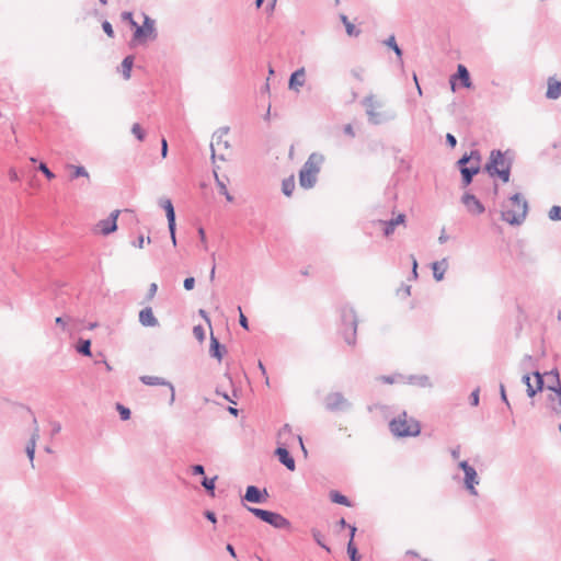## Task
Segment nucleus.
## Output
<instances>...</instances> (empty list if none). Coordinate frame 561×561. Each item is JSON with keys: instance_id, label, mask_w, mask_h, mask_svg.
<instances>
[{"instance_id": "nucleus-1", "label": "nucleus", "mask_w": 561, "mask_h": 561, "mask_svg": "<svg viewBox=\"0 0 561 561\" xmlns=\"http://www.w3.org/2000/svg\"><path fill=\"white\" fill-rule=\"evenodd\" d=\"M514 153L511 150L502 151L493 149L490 152V158L484 165V171L491 176L500 178L504 183H507L511 178V169L513 165Z\"/></svg>"}, {"instance_id": "nucleus-2", "label": "nucleus", "mask_w": 561, "mask_h": 561, "mask_svg": "<svg viewBox=\"0 0 561 561\" xmlns=\"http://www.w3.org/2000/svg\"><path fill=\"white\" fill-rule=\"evenodd\" d=\"M323 161L324 157L318 152H312L308 157L299 171V184L301 187L309 190L316 185L318 173L320 172Z\"/></svg>"}, {"instance_id": "nucleus-3", "label": "nucleus", "mask_w": 561, "mask_h": 561, "mask_svg": "<svg viewBox=\"0 0 561 561\" xmlns=\"http://www.w3.org/2000/svg\"><path fill=\"white\" fill-rule=\"evenodd\" d=\"M510 202L513 206L512 209L503 210L501 214L502 220L505 222L512 225V226H519L522 225L528 214V203L527 201L522 196L520 193H515L510 197Z\"/></svg>"}, {"instance_id": "nucleus-4", "label": "nucleus", "mask_w": 561, "mask_h": 561, "mask_svg": "<svg viewBox=\"0 0 561 561\" xmlns=\"http://www.w3.org/2000/svg\"><path fill=\"white\" fill-rule=\"evenodd\" d=\"M389 430L397 437H415L421 433V425L413 417L408 419L407 412H402L389 422Z\"/></svg>"}, {"instance_id": "nucleus-5", "label": "nucleus", "mask_w": 561, "mask_h": 561, "mask_svg": "<svg viewBox=\"0 0 561 561\" xmlns=\"http://www.w3.org/2000/svg\"><path fill=\"white\" fill-rule=\"evenodd\" d=\"M141 15L144 18L142 25L137 24L134 27L130 46L144 45L148 41H154L158 37L156 21L145 12Z\"/></svg>"}, {"instance_id": "nucleus-6", "label": "nucleus", "mask_w": 561, "mask_h": 561, "mask_svg": "<svg viewBox=\"0 0 561 561\" xmlns=\"http://www.w3.org/2000/svg\"><path fill=\"white\" fill-rule=\"evenodd\" d=\"M342 335L348 345H355L357 333V314L353 307L344 306L341 309Z\"/></svg>"}, {"instance_id": "nucleus-7", "label": "nucleus", "mask_w": 561, "mask_h": 561, "mask_svg": "<svg viewBox=\"0 0 561 561\" xmlns=\"http://www.w3.org/2000/svg\"><path fill=\"white\" fill-rule=\"evenodd\" d=\"M362 103L365 106L368 122L373 125H380L396 117V114L392 112L377 111L382 107V103L377 101L373 94L365 96Z\"/></svg>"}, {"instance_id": "nucleus-8", "label": "nucleus", "mask_w": 561, "mask_h": 561, "mask_svg": "<svg viewBox=\"0 0 561 561\" xmlns=\"http://www.w3.org/2000/svg\"><path fill=\"white\" fill-rule=\"evenodd\" d=\"M247 508L255 517H257L262 522L273 526L276 529H287L290 527V522L287 518H285L283 515L278 514L276 512H272V511H267V510H263V508H259V507H251V506H248Z\"/></svg>"}, {"instance_id": "nucleus-9", "label": "nucleus", "mask_w": 561, "mask_h": 561, "mask_svg": "<svg viewBox=\"0 0 561 561\" xmlns=\"http://www.w3.org/2000/svg\"><path fill=\"white\" fill-rule=\"evenodd\" d=\"M545 377H547V375H545V373H540V370H536L533 375H522V382L526 386V393L528 398L533 399L543 391L546 387Z\"/></svg>"}, {"instance_id": "nucleus-10", "label": "nucleus", "mask_w": 561, "mask_h": 561, "mask_svg": "<svg viewBox=\"0 0 561 561\" xmlns=\"http://www.w3.org/2000/svg\"><path fill=\"white\" fill-rule=\"evenodd\" d=\"M323 403L325 410L329 412H346L353 407L352 402L340 391L328 393Z\"/></svg>"}, {"instance_id": "nucleus-11", "label": "nucleus", "mask_w": 561, "mask_h": 561, "mask_svg": "<svg viewBox=\"0 0 561 561\" xmlns=\"http://www.w3.org/2000/svg\"><path fill=\"white\" fill-rule=\"evenodd\" d=\"M159 205L165 210L167 219H168V228L170 231L171 240L173 245H176V224H175V210L172 202L169 198H161L159 201Z\"/></svg>"}, {"instance_id": "nucleus-12", "label": "nucleus", "mask_w": 561, "mask_h": 561, "mask_svg": "<svg viewBox=\"0 0 561 561\" xmlns=\"http://www.w3.org/2000/svg\"><path fill=\"white\" fill-rule=\"evenodd\" d=\"M229 133V127H220L218 130H216L213 135V140L210 144V150H211V159L215 160L218 158L219 160L225 161L226 158L224 154H216L215 147L222 146L225 149L229 148V142L224 139V137Z\"/></svg>"}, {"instance_id": "nucleus-13", "label": "nucleus", "mask_w": 561, "mask_h": 561, "mask_svg": "<svg viewBox=\"0 0 561 561\" xmlns=\"http://www.w3.org/2000/svg\"><path fill=\"white\" fill-rule=\"evenodd\" d=\"M119 215V210H114L110 214V216L105 219L100 220L95 229L103 236H108L112 232L117 230V218Z\"/></svg>"}, {"instance_id": "nucleus-14", "label": "nucleus", "mask_w": 561, "mask_h": 561, "mask_svg": "<svg viewBox=\"0 0 561 561\" xmlns=\"http://www.w3.org/2000/svg\"><path fill=\"white\" fill-rule=\"evenodd\" d=\"M139 379L146 386H165V387H168L169 390H170L169 404H173L174 403V401H175V389H174V386L172 385V382H170L169 380H167V379H164L162 377L148 376V375L140 376Z\"/></svg>"}, {"instance_id": "nucleus-15", "label": "nucleus", "mask_w": 561, "mask_h": 561, "mask_svg": "<svg viewBox=\"0 0 561 561\" xmlns=\"http://www.w3.org/2000/svg\"><path fill=\"white\" fill-rule=\"evenodd\" d=\"M267 497L268 493L266 489L261 490L255 485H249L242 500L250 503L263 504L266 502Z\"/></svg>"}, {"instance_id": "nucleus-16", "label": "nucleus", "mask_w": 561, "mask_h": 561, "mask_svg": "<svg viewBox=\"0 0 561 561\" xmlns=\"http://www.w3.org/2000/svg\"><path fill=\"white\" fill-rule=\"evenodd\" d=\"M461 203L472 215H481L485 210L483 204L470 192H466L462 195Z\"/></svg>"}, {"instance_id": "nucleus-17", "label": "nucleus", "mask_w": 561, "mask_h": 561, "mask_svg": "<svg viewBox=\"0 0 561 561\" xmlns=\"http://www.w3.org/2000/svg\"><path fill=\"white\" fill-rule=\"evenodd\" d=\"M480 483V479L478 477L477 470L471 468L469 471L465 472L463 478V486L469 492V494L477 496L478 491L476 486Z\"/></svg>"}, {"instance_id": "nucleus-18", "label": "nucleus", "mask_w": 561, "mask_h": 561, "mask_svg": "<svg viewBox=\"0 0 561 561\" xmlns=\"http://www.w3.org/2000/svg\"><path fill=\"white\" fill-rule=\"evenodd\" d=\"M38 438H39V427L37 424V420L34 416L33 417V432H32L31 438L25 447L26 455L32 463L34 461L35 448H36V443H37Z\"/></svg>"}, {"instance_id": "nucleus-19", "label": "nucleus", "mask_w": 561, "mask_h": 561, "mask_svg": "<svg viewBox=\"0 0 561 561\" xmlns=\"http://www.w3.org/2000/svg\"><path fill=\"white\" fill-rule=\"evenodd\" d=\"M275 456L277 457L278 461L282 465H284L288 470L294 471L296 469L295 459L289 454L287 447L278 446L275 449Z\"/></svg>"}, {"instance_id": "nucleus-20", "label": "nucleus", "mask_w": 561, "mask_h": 561, "mask_svg": "<svg viewBox=\"0 0 561 561\" xmlns=\"http://www.w3.org/2000/svg\"><path fill=\"white\" fill-rule=\"evenodd\" d=\"M295 440H297V435L293 434L290 425H283V427L277 433L278 446L288 447L290 446V443Z\"/></svg>"}, {"instance_id": "nucleus-21", "label": "nucleus", "mask_w": 561, "mask_h": 561, "mask_svg": "<svg viewBox=\"0 0 561 561\" xmlns=\"http://www.w3.org/2000/svg\"><path fill=\"white\" fill-rule=\"evenodd\" d=\"M518 368L523 374L533 375L536 370H539L538 368V359H536L534 356L526 354L523 356L518 364Z\"/></svg>"}, {"instance_id": "nucleus-22", "label": "nucleus", "mask_w": 561, "mask_h": 561, "mask_svg": "<svg viewBox=\"0 0 561 561\" xmlns=\"http://www.w3.org/2000/svg\"><path fill=\"white\" fill-rule=\"evenodd\" d=\"M139 322L142 327L154 328L159 325V321L153 314L151 307H146L139 311Z\"/></svg>"}, {"instance_id": "nucleus-23", "label": "nucleus", "mask_w": 561, "mask_h": 561, "mask_svg": "<svg viewBox=\"0 0 561 561\" xmlns=\"http://www.w3.org/2000/svg\"><path fill=\"white\" fill-rule=\"evenodd\" d=\"M545 375H547V377H554V381L548 383L545 388L548 389L549 391L553 392L554 396L560 401V399H561V380H560V373H559L558 368H553L550 371H546Z\"/></svg>"}, {"instance_id": "nucleus-24", "label": "nucleus", "mask_w": 561, "mask_h": 561, "mask_svg": "<svg viewBox=\"0 0 561 561\" xmlns=\"http://www.w3.org/2000/svg\"><path fill=\"white\" fill-rule=\"evenodd\" d=\"M305 81H306V71H305V68L301 67L290 75L288 87L290 90L298 92L299 89L301 87H304Z\"/></svg>"}, {"instance_id": "nucleus-25", "label": "nucleus", "mask_w": 561, "mask_h": 561, "mask_svg": "<svg viewBox=\"0 0 561 561\" xmlns=\"http://www.w3.org/2000/svg\"><path fill=\"white\" fill-rule=\"evenodd\" d=\"M481 170L480 165L470 164V167H463L459 171L461 173L462 186L467 187L472 183L473 176L477 175Z\"/></svg>"}, {"instance_id": "nucleus-26", "label": "nucleus", "mask_w": 561, "mask_h": 561, "mask_svg": "<svg viewBox=\"0 0 561 561\" xmlns=\"http://www.w3.org/2000/svg\"><path fill=\"white\" fill-rule=\"evenodd\" d=\"M404 221L405 215L399 214L396 218L390 220H379V224L383 225V234L389 237L394 232L396 227L403 224Z\"/></svg>"}, {"instance_id": "nucleus-27", "label": "nucleus", "mask_w": 561, "mask_h": 561, "mask_svg": "<svg viewBox=\"0 0 561 561\" xmlns=\"http://www.w3.org/2000/svg\"><path fill=\"white\" fill-rule=\"evenodd\" d=\"M560 96H561V81H558L553 78H549L546 98L549 100H557Z\"/></svg>"}, {"instance_id": "nucleus-28", "label": "nucleus", "mask_w": 561, "mask_h": 561, "mask_svg": "<svg viewBox=\"0 0 561 561\" xmlns=\"http://www.w3.org/2000/svg\"><path fill=\"white\" fill-rule=\"evenodd\" d=\"M447 268H448V261L446 257L442 259L440 261L434 262L432 264L433 277L437 282L443 280Z\"/></svg>"}, {"instance_id": "nucleus-29", "label": "nucleus", "mask_w": 561, "mask_h": 561, "mask_svg": "<svg viewBox=\"0 0 561 561\" xmlns=\"http://www.w3.org/2000/svg\"><path fill=\"white\" fill-rule=\"evenodd\" d=\"M225 352H226L225 346L222 344H220L219 340L211 334L210 335V345H209L210 356L220 362L222 359Z\"/></svg>"}, {"instance_id": "nucleus-30", "label": "nucleus", "mask_w": 561, "mask_h": 561, "mask_svg": "<svg viewBox=\"0 0 561 561\" xmlns=\"http://www.w3.org/2000/svg\"><path fill=\"white\" fill-rule=\"evenodd\" d=\"M456 77L460 80L461 85L463 88H467V89L471 88L472 82L470 79V73H469L468 69L466 68V66L458 65L457 72L453 78H456Z\"/></svg>"}, {"instance_id": "nucleus-31", "label": "nucleus", "mask_w": 561, "mask_h": 561, "mask_svg": "<svg viewBox=\"0 0 561 561\" xmlns=\"http://www.w3.org/2000/svg\"><path fill=\"white\" fill-rule=\"evenodd\" d=\"M409 382L422 388H431L433 385L426 375H413L409 377Z\"/></svg>"}, {"instance_id": "nucleus-32", "label": "nucleus", "mask_w": 561, "mask_h": 561, "mask_svg": "<svg viewBox=\"0 0 561 561\" xmlns=\"http://www.w3.org/2000/svg\"><path fill=\"white\" fill-rule=\"evenodd\" d=\"M383 44H385L387 47L391 48V49L394 51L396 56H397V57H398V59H399L400 65L402 66V65H403V60H402L403 51H402V49L399 47V45L397 44V41H396L394 35H390V36H389V37L383 42Z\"/></svg>"}, {"instance_id": "nucleus-33", "label": "nucleus", "mask_w": 561, "mask_h": 561, "mask_svg": "<svg viewBox=\"0 0 561 561\" xmlns=\"http://www.w3.org/2000/svg\"><path fill=\"white\" fill-rule=\"evenodd\" d=\"M134 56L131 55H128L126 56L123 61H122V75L124 77V79L128 80L130 78V72H131V68H133V65H134Z\"/></svg>"}, {"instance_id": "nucleus-34", "label": "nucleus", "mask_w": 561, "mask_h": 561, "mask_svg": "<svg viewBox=\"0 0 561 561\" xmlns=\"http://www.w3.org/2000/svg\"><path fill=\"white\" fill-rule=\"evenodd\" d=\"M214 175H215L216 184L219 188V193L225 195V197L228 202H232L233 196L228 192L225 180L219 178L216 171H214Z\"/></svg>"}, {"instance_id": "nucleus-35", "label": "nucleus", "mask_w": 561, "mask_h": 561, "mask_svg": "<svg viewBox=\"0 0 561 561\" xmlns=\"http://www.w3.org/2000/svg\"><path fill=\"white\" fill-rule=\"evenodd\" d=\"M76 351L83 356H91V341L80 339L76 346Z\"/></svg>"}, {"instance_id": "nucleus-36", "label": "nucleus", "mask_w": 561, "mask_h": 561, "mask_svg": "<svg viewBox=\"0 0 561 561\" xmlns=\"http://www.w3.org/2000/svg\"><path fill=\"white\" fill-rule=\"evenodd\" d=\"M330 499L333 503L344 506H351V501L348 500V497L343 495L339 491H331Z\"/></svg>"}, {"instance_id": "nucleus-37", "label": "nucleus", "mask_w": 561, "mask_h": 561, "mask_svg": "<svg viewBox=\"0 0 561 561\" xmlns=\"http://www.w3.org/2000/svg\"><path fill=\"white\" fill-rule=\"evenodd\" d=\"M295 190V180L294 176H289L285 179L282 183V192L286 196H291L293 192Z\"/></svg>"}, {"instance_id": "nucleus-38", "label": "nucleus", "mask_w": 561, "mask_h": 561, "mask_svg": "<svg viewBox=\"0 0 561 561\" xmlns=\"http://www.w3.org/2000/svg\"><path fill=\"white\" fill-rule=\"evenodd\" d=\"M216 480H217V477L215 476L214 478H207V477H204L203 480H202V485L204 486V489L210 494V495H215V483H216Z\"/></svg>"}, {"instance_id": "nucleus-39", "label": "nucleus", "mask_w": 561, "mask_h": 561, "mask_svg": "<svg viewBox=\"0 0 561 561\" xmlns=\"http://www.w3.org/2000/svg\"><path fill=\"white\" fill-rule=\"evenodd\" d=\"M341 21L345 25V30H346L347 35H350V36H357L359 34V30H357L355 27V25L348 21L346 15L342 14L341 15Z\"/></svg>"}, {"instance_id": "nucleus-40", "label": "nucleus", "mask_w": 561, "mask_h": 561, "mask_svg": "<svg viewBox=\"0 0 561 561\" xmlns=\"http://www.w3.org/2000/svg\"><path fill=\"white\" fill-rule=\"evenodd\" d=\"M69 168L73 170V172L71 174V180L80 178V176L89 178V173H88V171L85 170L84 167H82V165H69Z\"/></svg>"}, {"instance_id": "nucleus-41", "label": "nucleus", "mask_w": 561, "mask_h": 561, "mask_svg": "<svg viewBox=\"0 0 561 561\" xmlns=\"http://www.w3.org/2000/svg\"><path fill=\"white\" fill-rule=\"evenodd\" d=\"M347 554L351 561H359L360 557L358 554V550L354 543V541H348L347 543Z\"/></svg>"}, {"instance_id": "nucleus-42", "label": "nucleus", "mask_w": 561, "mask_h": 561, "mask_svg": "<svg viewBox=\"0 0 561 561\" xmlns=\"http://www.w3.org/2000/svg\"><path fill=\"white\" fill-rule=\"evenodd\" d=\"M311 534H312V537H313L314 541H316V542H317L321 548H323V549H324V550H327L328 552H330V551H331L330 547H329V546H327V545L324 543V541H323V536H322V534H321L318 529H314V528H313V529L311 530Z\"/></svg>"}, {"instance_id": "nucleus-43", "label": "nucleus", "mask_w": 561, "mask_h": 561, "mask_svg": "<svg viewBox=\"0 0 561 561\" xmlns=\"http://www.w3.org/2000/svg\"><path fill=\"white\" fill-rule=\"evenodd\" d=\"M548 217L552 221L561 220V206H552L548 213Z\"/></svg>"}, {"instance_id": "nucleus-44", "label": "nucleus", "mask_w": 561, "mask_h": 561, "mask_svg": "<svg viewBox=\"0 0 561 561\" xmlns=\"http://www.w3.org/2000/svg\"><path fill=\"white\" fill-rule=\"evenodd\" d=\"M116 410L118 411L119 416H121V419L123 421H127V420L130 419L131 412H130V410L127 407H125V405H123L121 403H117L116 404Z\"/></svg>"}, {"instance_id": "nucleus-45", "label": "nucleus", "mask_w": 561, "mask_h": 561, "mask_svg": "<svg viewBox=\"0 0 561 561\" xmlns=\"http://www.w3.org/2000/svg\"><path fill=\"white\" fill-rule=\"evenodd\" d=\"M131 133L139 141H142L146 137V133L138 123L133 125Z\"/></svg>"}, {"instance_id": "nucleus-46", "label": "nucleus", "mask_w": 561, "mask_h": 561, "mask_svg": "<svg viewBox=\"0 0 561 561\" xmlns=\"http://www.w3.org/2000/svg\"><path fill=\"white\" fill-rule=\"evenodd\" d=\"M121 18L124 22H127L133 28L137 26V22L134 20V15L129 11H124L121 14Z\"/></svg>"}, {"instance_id": "nucleus-47", "label": "nucleus", "mask_w": 561, "mask_h": 561, "mask_svg": "<svg viewBox=\"0 0 561 561\" xmlns=\"http://www.w3.org/2000/svg\"><path fill=\"white\" fill-rule=\"evenodd\" d=\"M193 334L195 339L199 342H203L205 340V330L202 325H195L193 328Z\"/></svg>"}, {"instance_id": "nucleus-48", "label": "nucleus", "mask_w": 561, "mask_h": 561, "mask_svg": "<svg viewBox=\"0 0 561 561\" xmlns=\"http://www.w3.org/2000/svg\"><path fill=\"white\" fill-rule=\"evenodd\" d=\"M470 157V163L471 164H481V153L479 150H471L470 153H468Z\"/></svg>"}, {"instance_id": "nucleus-49", "label": "nucleus", "mask_w": 561, "mask_h": 561, "mask_svg": "<svg viewBox=\"0 0 561 561\" xmlns=\"http://www.w3.org/2000/svg\"><path fill=\"white\" fill-rule=\"evenodd\" d=\"M38 170L48 179L53 180L55 178V174L48 169L47 164L44 162H41L38 165Z\"/></svg>"}, {"instance_id": "nucleus-50", "label": "nucleus", "mask_w": 561, "mask_h": 561, "mask_svg": "<svg viewBox=\"0 0 561 561\" xmlns=\"http://www.w3.org/2000/svg\"><path fill=\"white\" fill-rule=\"evenodd\" d=\"M102 28L108 37H111V38L114 37L115 33H114L112 24L108 21L105 20L102 22Z\"/></svg>"}, {"instance_id": "nucleus-51", "label": "nucleus", "mask_w": 561, "mask_h": 561, "mask_svg": "<svg viewBox=\"0 0 561 561\" xmlns=\"http://www.w3.org/2000/svg\"><path fill=\"white\" fill-rule=\"evenodd\" d=\"M239 310V323L244 330H249V321L248 318L243 314L241 307H238Z\"/></svg>"}, {"instance_id": "nucleus-52", "label": "nucleus", "mask_w": 561, "mask_h": 561, "mask_svg": "<svg viewBox=\"0 0 561 561\" xmlns=\"http://www.w3.org/2000/svg\"><path fill=\"white\" fill-rule=\"evenodd\" d=\"M479 392H480V390H479V388H477L470 394V404L473 407H477L479 404V401H480Z\"/></svg>"}, {"instance_id": "nucleus-53", "label": "nucleus", "mask_w": 561, "mask_h": 561, "mask_svg": "<svg viewBox=\"0 0 561 561\" xmlns=\"http://www.w3.org/2000/svg\"><path fill=\"white\" fill-rule=\"evenodd\" d=\"M468 163H470V157L468 153H465L458 161H457V165H458V169L460 170L461 168L463 167H469Z\"/></svg>"}, {"instance_id": "nucleus-54", "label": "nucleus", "mask_w": 561, "mask_h": 561, "mask_svg": "<svg viewBox=\"0 0 561 561\" xmlns=\"http://www.w3.org/2000/svg\"><path fill=\"white\" fill-rule=\"evenodd\" d=\"M198 236L201 238V242H202L203 249L207 250L208 245H207L206 232H205V229L203 227L198 228Z\"/></svg>"}, {"instance_id": "nucleus-55", "label": "nucleus", "mask_w": 561, "mask_h": 561, "mask_svg": "<svg viewBox=\"0 0 561 561\" xmlns=\"http://www.w3.org/2000/svg\"><path fill=\"white\" fill-rule=\"evenodd\" d=\"M500 394H501V400L507 405V408H511L510 401L506 396L505 386L503 383H500Z\"/></svg>"}, {"instance_id": "nucleus-56", "label": "nucleus", "mask_w": 561, "mask_h": 561, "mask_svg": "<svg viewBox=\"0 0 561 561\" xmlns=\"http://www.w3.org/2000/svg\"><path fill=\"white\" fill-rule=\"evenodd\" d=\"M183 286L186 290H192L195 286V278L194 277H186L183 282Z\"/></svg>"}, {"instance_id": "nucleus-57", "label": "nucleus", "mask_w": 561, "mask_h": 561, "mask_svg": "<svg viewBox=\"0 0 561 561\" xmlns=\"http://www.w3.org/2000/svg\"><path fill=\"white\" fill-rule=\"evenodd\" d=\"M204 473H205V468L203 465H193L192 466V474L203 476Z\"/></svg>"}, {"instance_id": "nucleus-58", "label": "nucleus", "mask_w": 561, "mask_h": 561, "mask_svg": "<svg viewBox=\"0 0 561 561\" xmlns=\"http://www.w3.org/2000/svg\"><path fill=\"white\" fill-rule=\"evenodd\" d=\"M157 290H158L157 284L151 283L149 286L148 293H147V299L151 300L154 297V295L157 294Z\"/></svg>"}, {"instance_id": "nucleus-59", "label": "nucleus", "mask_w": 561, "mask_h": 561, "mask_svg": "<svg viewBox=\"0 0 561 561\" xmlns=\"http://www.w3.org/2000/svg\"><path fill=\"white\" fill-rule=\"evenodd\" d=\"M446 142L449 147L455 148L457 145V139L453 134L447 133L446 134Z\"/></svg>"}, {"instance_id": "nucleus-60", "label": "nucleus", "mask_w": 561, "mask_h": 561, "mask_svg": "<svg viewBox=\"0 0 561 561\" xmlns=\"http://www.w3.org/2000/svg\"><path fill=\"white\" fill-rule=\"evenodd\" d=\"M461 447L457 445L450 449V456L454 460H458L460 457Z\"/></svg>"}, {"instance_id": "nucleus-61", "label": "nucleus", "mask_w": 561, "mask_h": 561, "mask_svg": "<svg viewBox=\"0 0 561 561\" xmlns=\"http://www.w3.org/2000/svg\"><path fill=\"white\" fill-rule=\"evenodd\" d=\"M204 516L207 520L215 524L217 522L216 514L213 511H205Z\"/></svg>"}, {"instance_id": "nucleus-62", "label": "nucleus", "mask_w": 561, "mask_h": 561, "mask_svg": "<svg viewBox=\"0 0 561 561\" xmlns=\"http://www.w3.org/2000/svg\"><path fill=\"white\" fill-rule=\"evenodd\" d=\"M458 468L461 469L465 472L469 471L471 468H473L467 460H461L458 462Z\"/></svg>"}, {"instance_id": "nucleus-63", "label": "nucleus", "mask_w": 561, "mask_h": 561, "mask_svg": "<svg viewBox=\"0 0 561 561\" xmlns=\"http://www.w3.org/2000/svg\"><path fill=\"white\" fill-rule=\"evenodd\" d=\"M51 425V435H56L61 431V425L59 422L53 421L50 422Z\"/></svg>"}, {"instance_id": "nucleus-64", "label": "nucleus", "mask_w": 561, "mask_h": 561, "mask_svg": "<svg viewBox=\"0 0 561 561\" xmlns=\"http://www.w3.org/2000/svg\"><path fill=\"white\" fill-rule=\"evenodd\" d=\"M168 154V142L164 138L161 140V156L165 158Z\"/></svg>"}]
</instances>
